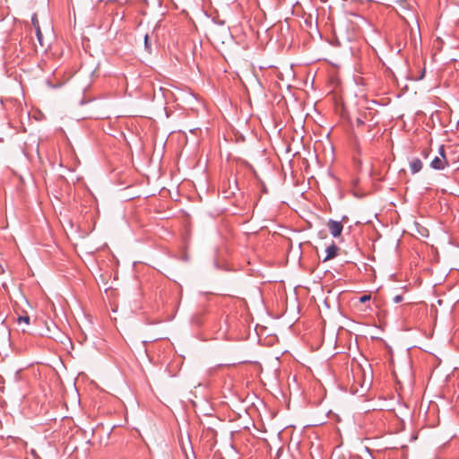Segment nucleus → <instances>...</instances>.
<instances>
[{
	"instance_id": "39448f33",
	"label": "nucleus",
	"mask_w": 459,
	"mask_h": 459,
	"mask_svg": "<svg viewBox=\"0 0 459 459\" xmlns=\"http://www.w3.org/2000/svg\"><path fill=\"white\" fill-rule=\"evenodd\" d=\"M18 324L21 325L24 324L25 325H30V316L28 315L19 316L17 318Z\"/></svg>"
},
{
	"instance_id": "20e7f679",
	"label": "nucleus",
	"mask_w": 459,
	"mask_h": 459,
	"mask_svg": "<svg viewBox=\"0 0 459 459\" xmlns=\"http://www.w3.org/2000/svg\"><path fill=\"white\" fill-rule=\"evenodd\" d=\"M411 171L414 174L422 169V162L420 159L415 158L410 162Z\"/></svg>"
},
{
	"instance_id": "f257e3e1",
	"label": "nucleus",
	"mask_w": 459,
	"mask_h": 459,
	"mask_svg": "<svg viewBox=\"0 0 459 459\" xmlns=\"http://www.w3.org/2000/svg\"><path fill=\"white\" fill-rule=\"evenodd\" d=\"M449 165V161L446 157L444 146H440L438 155L436 156L430 162V166L434 169H444Z\"/></svg>"
},
{
	"instance_id": "1a4fd4ad",
	"label": "nucleus",
	"mask_w": 459,
	"mask_h": 459,
	"mask_svg": "<svg viewBox=\"0 0 459 459\" xmlns=\"http://www.w3.org/2000/svg\"><path fill=\"white\" fill-rule=\"evenodd\" d=\"M31 22H32V25L33 27L35 28V30H38V28H40L39 27V21H38V18H37V14H34L31 18Z\"/></svg>"
},
{
	"instance_id": "7ed1b4c3",
	"label": "nucleus",
	"mask_w": 459,
	"mask_h": 459,
	"mask_svg": "<svg viewBox=\"0 0 459 459\" xmlns=\"http://www.w3.org/2000/svg\"><path fill=\"white\" fill-rule=\"evenodd\" d=\"M338 251V247L335 244H332L325 249V256L324 257V261L330 260L336 256Z\"/></svg>"
},
{
	"instance_id": "9d476101",
	"label": "nucleus",
	"mask_w": 459,
	"mask_h": 459,
	"mask_svg": "<svg viewBox=\"0 0 459 459\" xmlns=\"http://www.w3.org/2000/svg\"><path fill=\"white\" fill-rule=\"evenodd\" d=\"M369 299H370V296H368V295H363V296H361V297L359 298V301H360L361 303H364V302H366V301H368V300H369Z\"/></svg>"
},
{
	"instance_id": "9b49d317",
	"label": "nucleus",
	"mask_w": 459,
	"mask_h": 459,
	"mask_svg": "<svg viewBox=\"0 0 459 459\" xmlns=\"http://www.w3.org/2000/svg\"><path fill=\"white\" fill-rule=\"evenodd\" d=\"M403 300V297L401 295H397L394 298V303H399Z\"/></svg>"
},
{
	"instance_id": "0eeeda50",
	"label": "nucleus",
	"mask_w": 459,
	"mask_h": 459,
	"mask_svg": "<svg viewBox=\"0 0 459 459\" xmlns=\"http://www.w3.org/2000/svg\"><path fill=\"white\" fill-rule=\"evenodd\" d=\"M395 3L401 9H407L410 7V4L406 0H397Z\"/></svg>"
},
{
	"instance_id": "423d86ee",
	"label": "nucleus",
	"mask_w": 459,
	"mask_h": 459,
	"mask_svg": "<svg viewBox=\"0 0 459 459\" xmlns=\"http://www.w3.org/2000/svg\"><path fill=\"white\" fill-rule=\"evenodd\" d=\"M36 35H37V39H38V41L39 43V46L41 48H44L45 44L43 42V36H42V32H41L40 28H38V30H36Z\"/></svg>"
},
{
	"instance_id": "6e6552de",
	"label": "nucleus",
	"mask_w": 459,
	"mask_h": 459,
	"mask_svg": "<svg viewBox=\"0 0 459 459\" xmlns=\"http://www.w3.org/2000/svg\"><path fill=\"white\" fill-rule=\"evenodd\" d=\"M143 38H144V47H145V49L150 52L151 51V46H150V43H149V34L145 33Z\"/></svg>"
},
{
	"instance_id": "f8f14e48",
	"label": "nucleus",
	"mask_w": 459,
	"mask_h": 459,
	"mask_svg": "<svg viewBox=\"0 0 459 459\" xmlns=\"http://www.w3.org/2000/svg\"><path fill=\"white\" fill-rule=\"evenodd\" d=\"M358 124H362V121L360 119H358Z\"/></svg>"
},
{
	"instance_id": "f03ea898",
	"label": "nucleus",
	"mask_w": 459,
	"mask_h": 459,
	"mask_svg": "<svg viewBox=\"0 0 459 459\" xmlns=\"http://www.w3.org/2000/svg\"><path fill=\"white\" fill-rule=\"evenodd\" d=\"M330 233L334 237H339L342 231V224L340 221H329L327 223Z\"/></svg>"
}]
</instances>
